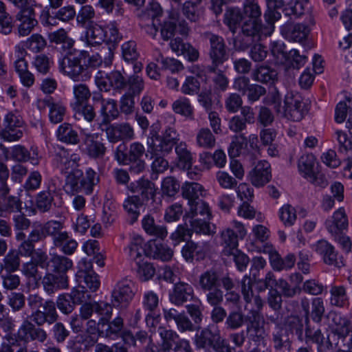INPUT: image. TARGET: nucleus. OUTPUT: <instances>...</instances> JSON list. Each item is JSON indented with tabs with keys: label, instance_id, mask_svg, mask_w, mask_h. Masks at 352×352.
Listing matches in <instances>:
<instances>
[{
	"label": "nucleus",
	"instance_id": "1",
	"mask_svg": "<svg viewBox=\"0 0 352 352\" xmlns=\"http://www.w3.org/2000/svg\"><path fill=\"white\" fill-rule=\"evenodd\" d=\"M31 314L25 318L18 329V338L25 342L36 341L43 343L47 338L44 324L52 325L58 319L55 302L45 299L38 294H30L27 298Z\"/></svg>",
	"mask_w": 352,
	"mask_h": 352
},
{
	"label": "nucleus",
	"instance_id": "2",
	"mask_svg": "<svg viewBox=\"0 0 352 352\" xmlns=\"http://www.w3.org/2000/svg\"><path fill=\"white\" fill-rule=\"evenodd\" d=\"M102 63L100 54L90 56L87 51L77 50L59 60L58 69L75 82H86L91 78L93 70Z\"/></svg>",
	"mask_w": 352,
	"mask_h": 352
},
{
	"label": "nucleus",
	"instance_id": "3",
	"mask_svg": "<svg viewBox=\"0 0 352 352\" xmlns=\"http://www.w3.org/2000/svg\"><path fill=\"white\" fill-rule=\"evenodd\" d=\"M100 181V174L94 168L87 167L85 171H82L76 167L67 172L63 190L67 195H74L80 192L85 195H90L94 192Z\"/></svg>",
	"mask_w": 352,
	"mask_h": 352
},
{
	"label": "nucleus",
	"instance_id": "4",
	"mask_svg": "<svg viewBox=\"0 0 352 352\" xmlns=\"http://www.w3.org/2000/svg\"><path fill=\"white\" fill-rule=\"evenodd\" d=\"M221 285L226 291L232 289L234 286L232 278L228 276H222L212 268L206 270L199 276L198 288L206 293V301L208 304L217 303L224 296L220 288Z\"/></svg>",
	"mask_w": 352,
	"mask_h": 352
},
{
	"label": "nucleus",
	"instance_id": "5",
	"mask_svg": "<svg viewBox=\"0 0 352 352\" xmlns=\"http://www.w3.org/2000/svg\"><path fill=\"white\" fill-rule=\"evenodd\" d=\"M148 152L146 153L144 145L139 142L130 144L129 148L126 144L121 143L116 148L114 158L119 164H131V173L138 174L145 169L146 163L143 157Z\"/></svg>",
	"mask_w": 352,
	"mask_h": 352
},
{
	"label": "nucleus",
	"instance_id": "6",
	"mask_svg": "<svg viewBox=\"0 0 352 352\" xmlns=\"http://www.w3.org/2000/svg\"><path fill=\"white\" fill-rule=\"evenodd\" d=\"M194 344L197 349L205 351L212 349L215 352H232V348L221 336L219 327L215 324H210L198 331L194 338Z\"/></svg>",
	"mask_w": 352,
	"mask_h": 352
},
{
	"label": "nucleus",
	"instance_id": "7",
	"mask_svg": "<svg viewBox=\"0 0 352 352\" xmlns=\"http://www.w3.org/2000/svg\"><path fill=\"white\" fill-rule=\"evenodd\" d=\"M188 206L189 210L185 217L190 219L192 230L196 233L210 234L212 230L209 221L212 213L208 204L199 199L188 203Z\"/></svg>",
	"mask_w": 352,
	"mask_h": 352
},
{
	"label": "nucleus",
	"instance_id": "8",
	"mask_svg": "<svg viewBox=\"0 0 352 352\" xmlns=\"http://www.w3.org/2000/svg\"><path fill=\"white\" fill-rule=\"evenodd\" d=\"M12 225L15 232V239L19 243L18 252L21 256H30L35 250L34 241H30V231L27 235L24 231L31 226V221L22 210L12 215Z\"/></svg>",
	"mask_w": 352,
	"mask_h": 352
},
{
	"label": "nucleus",
	"instance_id": "9",
	"mask_svg": "<svg viewBox=\"0 0 352 352\" xmlns=\"http://www.w3.org/2000/svg\"><path fill=\"white\" fill-rule=\"evenodd\" d=\"M179 134L173 126L165 129L162 135H159L156 131H151L147 138V146L149 151L153 153L157 152L170 153L173 146L177 144Z\"/></svg>",
	"mask_w": 352,
	"mask_h": 352
},
{
	"label": "nucleus",
	"instance_id": "10",
	"mask_svg": "<svg viewBox=\"0 0 352 352\" xmlns=\"http://www.w3.org/2000/svg\"><path fill=\"white\" fill-rule=\"evenodd\" d=\"M157 331L161 339L160 352H192L189 340L181 338L175 331L160 325Z\"/></svg>",
	"mask_w": 352,
	"mask_h": 352
},
{
	"label": "nucleus",
	"instance_id": "11",
	"mask_svg": "<svg viewBox=\"0 0 352 352\" xmlns=\"http://www.w3.org/2000/svg\"><path fill=\"white\" fill-rule=\"evenodd\" d=\"M205 38L208 41V56L211 60L210 70L215 72L217 67L223 65L229 58V50L224 38L212 32H206Z\"/></svg>",
	"mask_w": 352,
	"mask_h": 352
},
{
	"label": "nucleus",
	"instance_id": "12",
	"mask_svg": "<svg viewBox=\"0 0 352 352\" xmlns=\"http://www.w3.org/2000/svg\"><path fill=\"white\" fill-rule=\"evenodd\" d=\"M25 122L18 112H8L3 120L0 138L6 142L19 140L23 135Z\"/></svg>",
	"mask_w": 352,
	"mask_h": 352
},
{
	"label": "nucleus",
	"instance_id": "13",
	"mask_svg": "<svg viewBox=\"0 0 352 352\" xmlns=\"http://www.w3.org/2000/svg\"><path fill=\"white\" fill-rule=\"evenodd\" d=\"M316 157L311 153L302 155L298 160V168L300 175L316 186L325 188L328 182L325 177L319 173L316 166Z\"/></svg>",
	"mask_w": 352,
	"mask_h": 352
},
{
	"label": "nucleus",
	"instance_id": "14",
	"mask_svg": "<svg viewBox=\"0 0 352 352\" xmlns=\"http://www.w3.org/2000/svg\"><path fill=\"white\" fill-rule=\"evenodd\" d=\"M63 223L59 221L51 220L44 224L34 223L30 230V241L34 245L43 241L46 236H50L53 243L64 234Z\"/></svg>",
	"mask_w": 352,
	"mask_h": 352
},
{
	"label": "nucleus",
	"instance_id": "15",
	"mask_svg": "<svg viewBox=\"0 0 352 352\" xmlns=\"http://www.w3.org/2000/svg\"><path fill=\"white\" fill-rule=\"evenodd\" d=\"M241 294L244 300V309L248 311L246 316L262 315L263 302L258 295L252 290V281L250 276H245L241 280Z\"/></svg>",
	"mask_w": 352,
	"mask_h": 352
},
{
	"label": "nucleus",
	"instance_id": "16",
	"mask_svg": "<svg viewBox=\"0 0 352 352\" xmlns=\"http://www.w3.org/2000/svg\"><path fill=\"white\" fill-rule=\"evenodd\" d=\"M284 116L294 122H298L302 119L308 111V104L299 95L294 96L287 94L284 101Z\"/></svg>",
	"mask_w": 352,
	"mask_h": 352
},
{
	"label": "nucleus",
	"instance_id": "17",
	"mask_svg": "<svg viewBox=\"0 0 352 352\" xmlns=\"http://www.w3.org/2000/svg\"><path fill=\"white\" fill-rule=\"evenodd\" d=\"M312 250L318 254L326 265L340 268L344 265L343 258L335 247L325 239L316 241L311 246Z\"/></svg>",
	"mask_w": 352,
	"mask_h": 352
},
{
	"label": "nucleus",
	"instance_id": "18",
	"mask_svg": "<svg viewBox=\"0 0 352 352\" xmlns=\"http://www.w3.org/2000/svg\"><path fill=\"white\" fill-rule=\"evenodd\" d=\"M175 31H177L181 35L186 36L188 34L189 28L186 21L180 17L179 13L173 11L162 24L161 35L162 38L166 41L171 38Z\"/></svg>",
	"mask_w": 352,
	"mask_h": 352
},
{
	"label": "nucleus",
	"instance_id": "19",
	"mask_svg": "<svg viewBox=\"0 0 352 352\" xmlns=\"http://www.w3.org/2000/svg\"><path fill=\"white\" fill-rule=\"evenodd\" d=\"M60 194V188L56 184V181L50 179L46 184V189L39 192L36 196V206L39 212H50L55 206L54 197Z\"/></svg>",
	"mask_w": 352,
	"mask_h": 352
},
{
	"label": "nucleus",
	"instance_id": "20",
	"mask_svg": "<svg viewBox=\"0 0 352 352\" xmlns=\"http://www.w3.org/2000/svg\"><path fill=\"white\" fill-rule=\"evenodd\" d=\"M134 284L129 279L124 278L116 283L111 292L113 306L124 308L133 299L134 293L132 289Z\"/></svg>",
	"mask_w": 352,
	"mask_h": 352
},
{
	"label": "nucleus",
	"instance_id": "21",
	"mask_svg": "<svg viewBox=\"0 0 352 352\" xmlns=\"http://www.w3.org/2000/svg\"><path fill=\"white\" fill-rule=\"evenodd\" d=\"M50 152L57 168L66 172L74 169L80 160L76 155L70 156L68 149L58 144L52 145Z\"/></svg>",
	"mask_w": 352,
	"mask_h": 352
},
{
	"label": "nucleus",
	"instance_id": "22",
	"mask_svg": "<svg viewBox=\"0 0 352 352\" xmlns=\"http://www.w3.org/2000/svg\"><path fill=\"white\" fill-rule=\"evenodd\" d=\"M10 188L0 189V217H6L22 210L23 201L18 195L10 194Z\"/></svg>",
	"mask_w": 352,
	"mask_h": 352
},
{
	"label": "nucleus",
	"instance_id": "23",
	"mask_svg": "<svg viewBox=\"0 0 352 352\" xmlns=\"http://www.w3.org/2000/svg\"><path fill=\"white\" fill-rule=\"evenodd\" d=\"M247 322L245 332L248 338L255 343L263 341L267 334L265 329V320L263 315L245 316Z\"/></svg>",
	"mask_w": 352,
	"mask_h": 352
},
{
	"label": "nucleus",
	"instance_id": "24",
	"mask_svg": "<svg viewBox=\"0 0 352 352\" xmlns=\"http://www.w3.org/2000/svg\"><path fill=\"white\" fill-rule=\"evenodd\" d=\"M124 252L128 258L136 262H142L147 256V243L144 239L136 234L131 236L128 245L124 248Z\"/></svg>",
	"mask_w": 352,
	"mask_h": 352
},
{
	"label": "nucleus",
	"instance_id": "25",
	"mask_svg": "<svg viewBox=\"0 0 352 352\" xmlns=\"http://www.w3.org/2000/svg\"><path fill=\"white\" fill-rule=\"evenodd\" d=\"M102 135L98 133H86L83 139L87 154L93 159L102 158L107 152Z\"/></svg>",
	"mask_w": 352,
	"mask_h": 352
},
{
	"label": "nucleus",
	"instance_id": "26",
	"mask_svg": "<svg viewBox=\"0 0 352 352\" xmlns=\"http://www.w3.org/2000/svg\"><path fill=\"white\" fill-rule=\"evenodd\" d=\"M248 177L254 186L259 188L265 186L272 179L270 163L265 160L259 161L249 172Z\"/></svg>",
	"mask_w": 352,
	"mask_h": 352
},
{
	"label": "nucleus",
	"instance_id": "27",
	"mask_svg": "<svg viewBox=\"0 0 352 352\" xmlns=\"http://www.w3.org/2000/svg\"><path fill=\"white\" fill-rule=\"evenodd\" d=\"M130 190L135 194L133 196L138 197L140 201L145 205L150 200H153L156 195L155 184L148 179H140L135 182L131 183Z\"/></svg>",
	"mask_w": 352,
	"mask_h": 352
},
{
	"label": "nucleus",
	"instance_id": "28",
	"mask_svg": "<svg viewBox=\"0 0 352 352\" xmlns=\"http://www.w3.org/2000/svg\"><path fill=\"white\" fill-rule=\"evenodd\" d=\"M348 219L343 208L336 210L324 223L326 229L332 236L342 234L343 230L348 228Z\"/></svg>",
	"mask_w": 352,
	"mask_h": 352
},
{
	"label": "nucleus",
	"instance_id": "29",
	"mask_svg": "<svg viewBox=\"0 0 352 352\" xmlns=\"http://www.w3.org/2000/svg\"><path fill=\"white\" fill-rule=\"evenodd\" d=\"M42 285L45 292L49 295L59 289H67L69 287L67 275L48 272L42 279Z\"/></svg>",
	"mask_w": 352,
	"mask_h": 352
},
{
	"label": "nucleus",
	"instance_id": "30",
	"mask_svg": "<svg viewBox=\"0 0 352 352\" xmlns=\"http://www.w3.org/2000/svg\"><path fill=\"white\" fill-rule=\"evenodd\" d=\"M310 29L303 23H286L280 28V33L287 40L302 43L307 37Z\"/></svg>",
	"mask_w": 352,
	"mask_h": 352
},
{
	"label": "nucleus",
	"instance_id": "31",
	"mask_svg": "<svg viewBox=\"0 0 352 352\" xmlns=\"http://www.w3.org/2000/svg\"><path fill=\"white\" fill-rule=\"evenodd\" d=\"M16 19L19 21L18 32L21 36L29 35L38 25L35 12L32 8L19 11L16 14Z\"/></svg>",
	"mask_w": 352,
	"mask_h": 352
},
{
	"label": "nucleus",
	"instance_id": "32",
	"mask_svg": "<svg viewBox=\"0 0 352 352\" xmlns=\"http://www.w3.org/2000/svg\"><path fill=\"white\" fill-rule=\"evenodd\" d=\"M32 155L24 146L21 144L15 145L10 148V158L19 163L30 162L32 165L36 166L39 164L37 148L31 147Z\"/></svg>",
	"mask_w": 352,
	"mask_h": 352
},
{
	"label": "nucleus",
	"instance_id": "33",
	"mask_svg": "<svg viewBox=\"0 0 352 352\" xmlns=\"http://www.w3.org/2000/svg\"><path fill=\"white\" fill-rule=\"evenodd\" d=\"M147 256L168 262L173 256V250L166 243L151 240L147 243Z\"/></svg>",
	"mask_w": 352,
	"mask_h": 352
},
{
	"label": "nucleus",
	"instance_id": "34",
	"mask_svg": "<svg viewBox=\"0 0 352 352\" xmlns=\"http://www.w3.org/2000/svg\"><path fill=\"white\" fill-rule=\"evenodd\" d=\"M289 336L290 332L287 327L280 324L276 325L272 334V341L275 352H282L283 349L290 351L292 341Z\"/></svg>",
	"mask_w": 352,
	"mask_h": 352
},
{
	"label": "nucleus",
	"instance_id": "35",
	"mask_svg": "<svg viewBox=\"0 0 352 352\" xmlns=\"http://www.w3.org/2000/svg\"><path fill=\"white\" fill-rule=\"evenodd\" d=\"M194 290L192 287L184 282L175 284L173 292L170 293L169 298L172 303L182 305L193 298Z\"/></svg>",
	"mask_w": 352,
	"mask_h": 352
},
{
	"label": "nucleus",
	"instance_id": "36",
	"mask_svg": "<svg viewBox=\"0 0 352 352\" xmlns=\"http://www.w3.org/2000/svg\"><path fill=\"white\" fill-rule=\"evenodd\" d=\"M56 137L58 141L67 145H76L80 142L78 131L68 122H63L58 126Z\"/></svg>",
	"mask_w": 352,
	"mask_h": 352
},
{
	"label": "nucleus",
	"instance_id": "37",
	"mask_svg": "<svg viewBox=\"0 0 352 352\" xmlns=\"http://www.w3.org/2000/svg\"><path fill=\"white\" fill-rule=\"evenodd\" d=\"M146 205L140 201L137 196H128L123 202V208L127 214L128 221L130 224L136 222L141 214V210Z\"/></svg>",
	"mask_w": 352,
	"mask_h": 352
},
{
	"label": "nucleus",
	"instance_id": "38",
	"mask_svg": "<svg viewBox=\"0 0 352 352\" xmlns=\"http://www.w3.org/2000/svg\"><path fill=\"white\" fill-rule=\"evenodd\" d=\"M47 37L51 43L62 45V48L65 52L63 58H66L73 50H77L74 48L75 41L68 36L67 32L63 28L49 33Z\"/></svg>",
	"mask_w": 352,
	"mask_h": 352
},
{
	"label": "nucleus",
	"instance_id": "39",
	"mask_svg": "<svg viewBox=\"0 0 352 352\" xmlns=\"http://www.w3.org/2000/svg\"><path fill=\"white\" fill-rule=\"evenodd\" d=\"M142 226L146 234L160 239H164L168 235L166 227L162 224L156 223L154 218L150 214L143 217Z\"/></svg>",
	"mask_w": 352,
	"mask_h": 352
},
{
	"label": "nucleus",
	"instance_id": "40",
	"mask_svg": "<svg viewBox=\"0 0 352 352\" xmlns=\"http://www.w3.org/2000/svg\"><path fill=\"white\" fill-rule=\"evenodd\" d=\"M73 266L72 261L63 255L50 254L48 272L67 275V271Z\"/></svg>",
	"mask_w": 352,
	"mask_h": 352
},
{
	"label": "nucleus",
	"instance_id": "41",
	"mask_svg": "<svg viewBox=\"0 0 352 352\" xmlns=\"http://www.w3.org/2000/svg\"><path fill=\"white\" fill-rule=\"evenodd\" d=\"M333 333L339 338L345 339L352 332L351 321L341 314L334 313L332 317Z\"/></svg>",
	"mask_w": 352,
	"mask_h": 352
},
{
	"label": "nucleus",
	"instance_id": "42",
	"mask_svg": "<svg viewBox=\"0 0 352 352\" xmlns=\"http://www.w3.org/2000/svg\"><path fill=\"white\" fill-rule=\"evenodd\" d=\"M106 33L103 26L91 23L86 32V44L88 46H98L104 42Z\"/></svg>",
	"mask_w": 352,
	"mask_h": 352
},
{
	"label": "nucleus",
	"instance_id": "43",
	"mask_svg": "<svg viewBox=\"0 0 352 352\" xmlns=\"http://www.w3.org/2000/svg\"><path fill=\"white\" fill-rule=\"evenodd\" d=\"M100 113L102 117V124H109L117 119L120 114L117 101L112 98L106 99L102 104Z\"/></svg>",
	"mask_w": 352,
	"mask_h": 352
},
{
	"label": "nucleus",
	"instance_id": "44",
	"mask_svg": "<svg viewBox=\"0 0 352 352\" xmlns=\"http://www.w3.org/2000/svg\"><path fill=\"white\" fill-rule=\"evenodd\" d=\"M277 72L265 65H260L252 73V78L263 84H273L277 79Z\"/></svg>",
	"mask_w": 352,
	"mask_h": 352
},
{
	"label": "nucleus",
	"instance_id": "45",
	"mask_svg": "<svg viewBox=\"0 0 352 352\" xmlns=\"http://www.w3.org/2000/svg\"><path fill=\"white\" fill-rule=\"evenodd\" d=\"M221 239L225 255H230L234 252L233 251H236L239 239L233 229L228 228L223 230L221 234Z\"/></svg>",
	"mask_w": 352,
	"mask_h": 352
},
{
	"label": "nucleus",
	"instance_id": "46",
	"mask_svg": "<svg viewBox=\"0 0 352 352\" xmlns=\"http://www.w3.org/2000/svg\"><path fill=\"white\" fill-rule=\"evenodd\" d=\"M53 245L65 255L73 254L78 247L77 241L67 232H64V234L58 237Z\"/></svg>",
	"mask_w": 352,
	"mask_h": 352
},
{
	"label": "nucleus",
	"instance_id": "47",
	"mask_svg": "<svg viewBox=\"0 0 352 352\" xmlns=\"http://www.w3.org/2000/svg\"><path fill=\"white\" fill-rule=\"evenodd\" d=\"M245 17L241 10L238 8H229L224 14V23L230 30L234 34L241 26Z\"/></svg>",
	"mask_w": 352,
	"mask_h": 352
},
{
	"label": "nucleus",
	"instance_id": "48",
	"mask_svg": "<svg viewBox=\"0 0 352 352\" xmlns=\"http://www.w3.org/2000/svg\"><path fill=\"white\" fill-rule=\"evenodd\" d=\"M265 25L261 24V20L254 19H244L241 25V32L244 35L261 38L265 36L263 30Z\"/></svg>",
	"mask_w": 352,
	"mask_h": 352
},
{
	"label": "nucleus",
	"instance_id": "49",
	"mask_svg": "<svg viewBox=\"0 0 352 352\" xmlns=\"http://www.w3.org/2000/svg\"><path fill=\"white\" fill-rule=\"evenodd\" d=\"M172 109L177 114L190 120H194V108L190 100L186 97H180L175 100L172 104Z\"/></svg>",
	"mask_w": 352,
	"mask_h": 352
},
{
	"label": "nucleus",
	"instance_id": "50",
	"mask_svg": "<svg viewBox=\"0 0 352 352\" xmlns=\"http://www.w3.org/2000/svg\"><path fill=\"white\" fill-rule=\"evenodd\" d=\"M182 255L187 262H192L195 255L197 259H202L205 256V252L202 245L192 241H187L182 249Z\"/></svg>",
	"mask_w": 352,
	"mask_h": 352
},
{
	"label": "nucleus",
	"instance_id": "51",
	"mask_svg": "<svg viewBox=\"0 0 352 352\" xmlns=\"http://www.w3.org/2000/svg\"><path fill=\"white\" fill-rule=\"evenodd\" d=\"M184 198L188 200V204L199 199L203 195L204 188L197 182H186L182 186Z\"/></svg>",
	"mask_w": 352,
	"mask_h": 352
},
{
	"label": "nucleus",
	"instance_id": "52",
	"mask_svg": "<svg viewBox=\"0 0 352 352\" xmlns=\"http://www.w3.org/2000/svg\"><path fill=\"white\" fill-rule=\"evenodd\" d=\"M307 61V56L305 53L302 54L296 49H292L287 54L286 63H287L286 70L291 69L298 72Z\"/></svg>",
	"mask_w": 352,
	"mask_h": 352
},
{
	"label": "nucleus",
	"instance_id": "53",
	"mask_svg": "<svg viewBox=\"0 0 352 352\" xmlns=\"http://www.w3.org/2000/svg\"><path fill=\"white\" fill-rule=\"evenodd\" d=\"M72 109L74 112V117L76 120L83 118L88 122H92L96 117L94 106L87 102L80 104H75V106L72 107Z\"/></svg>",
	"mask_w": 352,
	"mask_h": 352
},
{
	"label": "nucleus",
	"instance_id": "54",
	"mask_svg": "<svg viewBox=\"0 0 352 352\" xmlns=\"http://www.w3.org/2000/svg\"><path fill=\"white\" fill-rule=\"evenodd\" d=\"M175 150L178 159V166L183 169L190 168L192 164V156L186 142L178 143Z\"/></svg>",
	"mask_w": 352,
	"mask_h": 352
},
{
	"label": "nucleus",
	"instance_id": "55",
	"mask_svg": "<svg viewBox=\"0 0 352 352\" xmlns=\"http://www.w3.org/2000/svg\"><path fill=\"white\" fill-rule=\"evenodd\" d=\"M196 143L199 147L210 149L215 146L216 138L208 128H201L196 135Z\"/></svg>",
	"mask_w": 352,
	"mask_h": 352
},
{
	"label": "nucleus",
	"instance_id": "56",
	"mask_svg": "<svg viewBox=\"0 0 352 352\" xmlns=\"http://www.w3.org/2000/svg\"><path fill=\"white\" fill-rule=\"evenodd\" d=\"M334 139L338 143V151L340 153L352 154V135L350 136L346 132L342 130H336L333 135Z\"/></svg>",
	"mask_w": 352,
	"mask_h": 352
},
{
	"label": "nucleus",
	"instance_id": "57",
	"mask_svg": "<svg viewBox=\"0 0 352 352\" xmlns=\"http://www.w3.org/2000/svg\"><path fill=\"white\" fill-rule=\"evenodd\" d=\"M72 90L74 100L70 103L71 107L75 106V104H80L88 102L91 96L89 87L84 83L75 84L73 86Z\"/></svg>",
	"mask_w": 352,
	"mask_h": 352
},
{
	"label": "nucleus",
	"instance_id": "58",
	"mask_svg": "<svg viewBox=\"0 0 352 352\" xmlns=\"http://www.w3.org/2000/svg\"><path fill=\"white\" fill-rule=\"evenodd\" d=\"M148 154L146 155V157L153 159L151 164V169L156 173H162L168 168V162L164 159V156L169 153L157 152V153H153L149 151L148 147L147 148Z\"/></svg>",
	"mask_w": 352,
	"mask_h": 352
},
{
	"label": "nucleus",
	"instance_id": "59",
	"mask_svg": "<svg viewBox=\"0 0 352 352\" xmlns=\"http://www.w3.org/2000/svg\"><path fill=\"white\" fill-rule=\"evenodd\" d=\"M278 9H267L264 13V19L266 22L263 33L265 36H271L274 30V23L281 18V13L277 10Z\"/></svg>",
	"mask_w": 352,
	"mask_h": 352
},
{
	"label": "nucleus",
	"instance_id": "60",
	"mask_svg": "<svg viewBox=\"0 0 352 352\" xmlns=\"http://www.w3.org/2000/svg\"><path fill=\"white\" fill-rule=\"evenodd\" d=\"M331 303L333 305L344 307L349 303L346 289L343 286H333L330 289Z\"/></svg>",
	"mask_w": 352,
	"mask_h": 352
},
{
	"label": "nucleus",
	"instance_id": "61",
	"mask_svg": "<svg viewBox=\"0 0 352 352\" xmlns=\"http://www.w3.org/2000/svg\"><path fill=\"white\" fill-rule=\"evenodd\" d=\"M270 51L276 64L282 65L286 63L288 53L285 50L284 42L281 41H272Z\"/></svg>",
	"mask_w": 352,
	"mask_h": 352
},
{
	"label": "nucleus",
	"instance_id": "62",
	"mask_svg": "<svg viewBox=\"0 0 352 352\" xmlns=\"http://www.w3.org/2000/svg\"><path fill=\"white\" fill-rule=\"evenodd\" d=\"M144 83L142 77L138 75H133L126 80V91L125 94H129L135 97L138 96L143 91Z\"/></svg>",
	"mask_w": 352,
	"mask_h": 352
},
{
	"label": "nucleus",
	"instance_id": "63",
	"mask_svg": "<svg viewBox=\"0 0 352 352\" xmlns=\"http://www.w3.org/2000/svg\"><path fill=\"white\" fill-rule=\"evenodd\" d=\"M67 108L60 101H54L49 109V120L52 124H58L64 120Z\"/></svg>",
	"mask_w": 352,
	"mask_h": 352
},
{
	"label": "nucleus",
	"instance_id": "64",
	"mask_svg": "<svg viewBox=\"0 0 352 352\" xmlns=\"http://www.w3.org/2000/svg\"><path fill=\"white\" fill-rule=\"evenodd\" d=\"M46 45V40L39 34H33L24 42V47L34 53L43 51Z\"/></svg>",
	"mask_w": 352,
	"mask_h": 352
}]
</instances>
